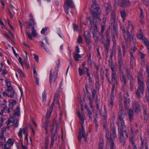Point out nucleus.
I'll use <instances>...</instances> for the list:
<instances>
[{
    "label": "nucleus",
    "mask_w": 149,
    "mask_h": 149,
    "mask_svg": "<svg viewBox=\"0 0 149 149\" xmlns=\"http://www.w3.org/2000/svg\"><path fill=\"white\" fill-rule=\"evenodd\" d=\"M113 85H112V88L111 90V95H114V90L115 88V84H116L117 83H113Z\"/></svg>",
    "instance_id": "obj_53"
},
{
    "label": "nucleus",
    "mask_w": 149,
    "mask_h": 149,
    "mask_svg": "<svg viewBox=\"0 0 149 149\" xmlns=\"http://www.w3.org/2000/svg\"><path fill=\"white\" fill-rule=\"evenodd\" d=\"M138 90L136 92V95L139 98L140 97V93L143 94L144 85L143 82L139 79L138 80Z\"/></svg>",
    "instance_id": "obj_9"
},
{
    "label": "nucleus",
    "mask_w": 149,
    "mask_h": 149,
    "mask_svg": "<svg viewBox=\"0 0 149 149\" xmlns=\"http://www.w3.org/2000/svg\"><path fill=\"white\" fill-rule=\"evenodd\" d=\"M130 100L129 98H125L124 101V106L127 108L130 105Z\"/></svg>",
    "instance_id": "obj_32"
},
{
    "label": "nucleus",
    "mask_w": 149,
    "mask_h": 149,
    "mask_svg": "<svg viewBox=\"0 0 149 149\" xmlns=\"http://www.w3.org/2000/svg\"><path fill=\"white\" fill-rule=\"evenodd\" d=\"M14 118L13 117V118H12L13 119V120L10 119H8L6 121V123L7 124V125H8L10 123H13L14 127L16 128L18 126L19 120L17 118Z\"/></svg>",
    "instance_id": "obj_11"
},
{
    "label": "nucleus",
    "mask_w": 149,
    "mask_h": 149,
    "mask_svg": "<svg viewBox=\"0 0 149 149\" xmlns=\"http://www.w3.org/2000/svg\"><path fill=\"white\" fill-rule=\"evenodd\" d=\"M118 64L119 68H121L122 66L123 65V61L122 59L121 49L120 47H118Z\"/></svg>",
    "instance_id": "obj_12"
},
{
    "label": "nucleus",
    "mask_w": 149,
    "mask_h": 149,
    "mask_svg": "<svg viewBox=\"0 0 149 149\" xmlns=\"http://www.w3.org/2000/svg\"><path fill=\"white\" fill-rule=\"evenodd\" d=\"M18 60L19 62L21 64L22 66L23 67V65L25 63H24L23 61H22V58L20 57H19Z\"/></svg>",
    "instance_id": "obj_56"
},
{
    "label": "nucleus",
    "mask_w": 149,
    "mask_h": 149,
    "mask_svg": "<svg viewBox=\"0 0 149 149\" xmlns=\"http://www.w3.org/2000/svg\"><path fill=\"white\" fill-rule=\"evenodd\" d=\"M132 108L135 112L137 113L139 112L141 110L140 106L138 102L136 101H134L133 103Z\"/></svg>",
    "instance_id": "obj_16"
},
{
    "label": "nucleus",
    "mask_w": 149,
    "mask_h": 149,
    "mask_svg": "<svg viewBox=\"0 0 149 149\" xmlns=\"http://www.w3.org/2000/svg\"><path fill=\"white\" fill-rule=\"evenodd\" d=\"M106 8V12L107 14H108L111 12V4L109 3H106L104 5Z\"/></svg>",
    "instance_id": "obj_25"
},
{
    "label": "nucleus",
    "mask_w": 149,
    "mask_h": 149,
    "mask_svg": "<svg viewBox=\"0 0 149 149\" xmlns=\"http://www.w3.org/2000/svg\"><path fill=\"white\" fill-rule=\"evenodd\" d=\"M26 130L27 129L26 127L20 128L19 130V132L18 133V136L22 138V133L23 132V134L25 135V138L27 140H28V133L27 132Z\"/></svg>",
    "instance_id": "obj_10"
},
{
    "label": "nucleus",
    "mask_w": 149,
    "mask_h": 149,
    "mask_svg": "<svg viewBox=\"0 0 149 149\" xmlns=\"http://www.w3.org/2000/svg\"><path fill=\"white\" fill-rule=\"evenodd\" d=\"M7 88V91L9 92L10 90H12V87L11 85V83L10 81H6Z\"/></svg>",
    "instance_id": "obj_36"
},
{
    "label": "nucleus",
    "mask_w": 149,
    "mask_h": 149,
    "mask_svg": "<svg viewBox=\"0 0 149 149\" xmlns=\"http://www.w3.org/2000/svg\"><path fill=\"white\" fill-rule=\"evenodd\" d=\"M48 121H46L44 123V126L45 130L46 131V134H47L48 133L47 132V127H48Z\"/></svg>",
    "instance_id": "obj_47"
},
{
    "label": "nucleus",
    "mask_w": 149,
    "mask_h": 149,
    "mask_svg": "<svg viewBox=\"0 0 149 149\" xmlns=\"http://www.w3.org/2000/svg\"><path fill=\"white\" fill-rule=\"evenodd\" d=\"M129 118L130 122H131L132 120L133 119L134 113L133 110L132 109H130L129 110L128 113Z\"/></svg>",
    "instance_id": "obj_28"
},
{
    "label": "nucleus",
    "mask_w": 149,
    "mask_h": 149,
    "mask_svg": "<svg viewBox=\"0 0 149 149\" xmlns=\"http://www.w3.org/2000/svg\"><path fill=\"white\" fill-rule=\"evenodd\" d=\"M130 133L131 134V137L130 138V141L132 145H134V132L133 127H131L130 128Z\"/></svg>",
    "instance_id": "obj_19"
},
{
    "label": "nucleus",
    "mask_w": 149,
    "mask_h": 149,
    "mask_svg": "<svg viewBox=\"0 0 149 149\" xmlns=\"http://www.w3.org/2000/svg\"><path fill=\"white\" fill-rule=\"evenodd\" d=\"M52 111V110H49L47 111L46 113V116L47 118H49L50 117Z\"/></svg>",
    "instance_id": "obj_54"
},
{
    "label": "nucleus",
    "mask_w": 149,
    "mask_h": 149,
    "mask_svg": "<svg viewBox=\"0 0 149 149\" xmlns=\"http://www.w3.org/2000/svg\"><path fill=\"white\" fill-rule=\"evenodd\" d=\"M47 29V28L46 27L43 28L41 31V33L42 35L44 34L45 33V32L46 31Z\"/></svg>",
    "instance_id": "obj_55"
},
{
    "label": "nucleus",
    "mask_w": 149,
    "mask_h": 149,
    "mask_svg": "<svg viewBox=\"0 0 149 149\" xmlns=\"http://www.w3.org/2000/svg\"><path fill=\"white\" fill-rule=\"evenodd\" d=\"M116 19V13L115 11H113L111 15V19L110 21V23L112 24L115 23Z\"/></svg>",
    "instance_id": "obj_26"
},
{
    "label": "nucleus",
    "mask_w": 149,
    "mask_h": 149,
    "mask_svg": "<svg viewBox=\"0 0 149 149\" xmlns=\"http://www.w3.org/2000/svg\"><path fill=\"white\" fill-rule=\"evenodd\" d=\"M26 33L28 36V38L31 40H32V37H36L37 36L38 34L36 31L34 27H32V32L31 35L29 32L26 31Z\"/></svg>",
    "instance_id": "obj_13"
},
{
    "label": "nucleus",
    "mask_w": 149,
    "mask_h": 149,
    "mask_svg": "<svg viewBox=\"0 0 149 149\" xmlns=\"http://www.w3.org/2000/svg\"><path fill=\"white\" fill-rule=\"evenodd\" d=\"M142 42L144 43L146 46L149 45V42L146 39V40L143 41Z\"/></svg>",
    "instance_id": "obj_60"
},
{
    "label": "nucleus",
    "mask_w": 149,
    "mask_h": 149,
    "mask_svg": "<svg viewBox=\"0 0 149 149\" xmlns=\"http://www.w3.org/2000/svg\"><path fill=\"white\" fill-rule=\"evenodd\" d=\"M20 113L19 107H17L15 110L14 111L12 115H10L11 117V118H13V117H15L16 116H19L20 115Z\"/></svg>",
    "instance_id": "obj_20"
},
{
    "label": "nucleus",
    "mask_w": 149,
    "mask_h": 149,
    "mask_svg": "<svg viewBox=\"0 0 149 149\" xmlns=\"http://www.w3.org/2000/svg\"><path fill=\"white\" fill-rule=\"evenodd\" d=\"M101 13L100 6L97 4L96 0H94V23H96L100 20Z\"/></svg>",
    "instance_id": "obj_6"
},
{
    "label": "nucleus",
    "mask_w": 149,
    "mask_h": 149,
    "mask_svg": "<svg viewBox=\"0 0 149 149\" xmlns=\"http://www.w3.org/2000/svg\"><path fill=\"white\" fill-rule=\"evenodd\" d=\"M139 55L142 59L144 58L145 56V55L143 53L140 52H139Z\"/></svg>",
    "instance_id": "obj_59"
},
{
    "label": "nucleus",
    "mask_w": 149,
    "mask_h": 149,
    "mask_svg": "<svg viewBox=\"0 0 149 149\" xmlns=\"http://www.w3.org/2000/svg\"><path fill=\"white\" fill-rule=\"evenodd\" d=\"M87 74L89 77L88 79L89 82L88 84L86 87V91L87 92L89 93V92H91L92 95H88V99L89 108H88L87 111L88 112V115L89 118L91 120L93 118L92 113L93 112V90L92 88L93 86H91V78L90 76V74L88 73H87Z\"/></svg>",
    "instance_id": "obj_2"
},
{
    "label": "nucleus",
    "mask_w": 149,
    "mask_h": 149,
    "mask_svg": "<svg viewBox=\"0 0 149 149\" xmlns=\"http://www.w3.org/2000/svg\"><path fill=\"white\" fill-rule=\"evenodd\" d=\"M103 139L102 138H100V140L99 144V149H103Z\"/></svg>",
    "instance_id": "obj_35"
},
{
    "label": "nucleus",
    "mask_w": 149,
    "mask_h": 149,
    "mask_svg": "<svg viewBox=\"0 0 149 149\" xmlns=\"http://www.w3.org/2000/svg\"><path fill=\"white\" fill-rule=\"evenodd\" d=\"M91 53H88L87 54L88 62L90 66L92 65V62L91 58Z\"/></svg>",
    "instance_id": "obj_31"
},
{
    "label": "nucleus",
    "mask_w": 149,
    "mask_h": 149,
    "mask_svg": "<svg viewBox=\"0 0 149 149\" xmlns=\"http://www.w3.org/2000/svg\"><path fill=\"white\" fill-rule=\"evenodd\" d=\"M73 28L74 31H79L78 26L75 23L73 24Z\"/></svg>",
    "instance_id": "obj_49"
},
{
    "label": "nucleus",
    "mask_w": 149,
    "mask_h": 149,
    "mask_svg": "<svg viewBox=\"0 0 149 149\" xmlns=\"http://www.w3.org/2000/svg\"><path fill=\"white\" fill-rule=\"evenodd\" d=\"M106 136L107 139L106 147L109 148L110 147V149H114L115 144L113 140V139L116 136V132L115 128L113 127L111 131L109 134V130H106Z\"/></svg>",
    "instance_id": "obj_3"
},
{
    "label": "nucleus",
    "mask_w": 149,
    "mask_h": 149,
    "mask_svg": "<svg viewBox=\"0 0 149 149\" xmlns=\"http://www.w3.org/2000/svg\"><path fill=\"white\" fill-rule=\"evenodd\" d=\"M2 71L1 74L5 77L6 74H7L8 72L5 69L3 70Z\"/></svg>",
    "instance_id": "obj_57"
},
{
    "label": "nucleus",
    "mask_w": 149,
    "mask_h": 149,
    "mask_svg": "<svg viewBox=\"0 0 149 149\" xmlns=\"http://www.w3.org/2000/svg\"><path fill=\"white\" fill-rule=\"evenodd\" d=\"M7 103L6 100H4L1 103V104L3 109H6L7 108V106L6 105Z\"/></svg>",
    "instance_id": "obj_38"
},
{
    "label": "nucleus",
    "mask_w": 149,
    "mask_h": 149,
    "mask_svg": "<svg viewBox=\"0 0 149 149\" xmlns=\"http://www.w3.org/2000/svg\"><path fill=\"white\" fill-rule=\"evenodd\" d=\"M119 118L117 124L118 126V130L119 131L118 135L120 143H124L125 139L123 134V132L125 134V135L128 138V134L127 132L126 127L125 125L124 122L123 120L125 117L124 115L121 113L119 114Z\"/></svg>",
    "instance_id": "obj_1"
},
{
    "label": "nucleus",
    "mask_w": 149,
    "mask_h": 149,
    "mask_svg": "<svg viewBox=\"0 0 149 149\" xmlns=\"http://www.w3.org/2000/svg\"><path fill=\"white\" fill-rule=\"evenodd\" d=\"M73 57L76 61H79V58H81L80 55L78 54L74 53L73 54Z\"/></svg>",
    "instance_id": "obj_33"
},
{
    "label": "nucleus",
    "mask_w": 149,
    "mask_h": 149,
    "mask_svg": "<svg viewBox=\"0 0 149 149\" xmlns=\"http://www.w3.org/2000/svg\"><path fill=\"white\" fill-rule=\"evenodd\" d=\"M33 72L34 77L35 79L36 83L37 85H39V78L37 77V73L35 67L33 68Z\"/></svg>",
    "instance_id": "obj_23"
},
{
    "label": "nucleus",
    "mask_w": 149,
    "mask_h": 149,
    "mask_svg": "<svg viewBox=\"0 0 149 149\" xmlns=\"http://www.w3.org/2000/svg\"><path fill=\"white\" fill-rule=\"evenodd\" d=\"M17 104L16 101L14 100L12 102H9V104L8 105L9 107L11 109H13L14 106L15 105Z\"/></svg>",
    "instance_id": "obj_41"
},
{
    "label": "nucleus",
    "mask_w": 149,
    "mask_h": 149,
    "mask_svg": "<svg viewBox=\"0 0 149 149\" xmlns=\"http://www.w3.org/2000/svg\"><path fill=\"white\" fill-rule=\"evenodd\" d=\"M141 11V14L140 15V21L141 22H143L144 16L143 15V12L142 9L140 8Z\"/></svg>",
    "instance_id": "obj_42"
},
{
    "label": "nucleus",
    "mask_w": 149,
    "mask_h": 149,
    "mask_svg": "<svg viewBox=\"0 0 149 149\" xmlns=\"http://www.w3.org/2000/svg\"><path fill=\"white\" fill-rule=\"evenodd\" d=\"M138 38L139 39L141 40L142 42L144 40H146V39L143 36L142 31L141 29L139 30V35L138 36Z\"/></svg>",
    "instance_id": "obj_21"
},
{
    "label": "nucleus",
    "mask_w": 149,
    "mask_h": 149,
    "mask_svg": "<svg viewBox=\"0 0 149 149\" xmlns=\"http://www.w3.org/2000/svg\"><path fill=\"white\" fill-rule=\"evenodd\" d=\"M95 103H96V106H97V112H99V113H100V110L99 109V104H100V102L98 100H97L96 102H95Z\"/></svg>",
    "instance_id": "obj_50"
},
{
    "label": "nucleus",
    "mask_w": 149,
    "mask_h": 149,
    "mask_svg": "<svg viewBox=\"0 0 149 149\" xmlns=\"http://www.w3.org/2000/svg\"><path fill=\"white\" fill-rule=\"evenodd\" d=\"M120 15L123 20L125 19L126 17V13L124 10H121L120 12Z\"/></svg>",
    "instance_id": "obj_34"
},
{
    "label": "nucleus",
    "mask_w": 149,
    "mask_h": 149,
    "mask_svg": "<svg viewBox=\"0 0 149 149\" xmlns=\"http://www.w3.org/2000/svg\"><path fill=\"white\" fill-rule=\"evenodd\" d=\"M114 100V95H111L110 100L109 101L108 104L109 106L111 108H112L113 107Z\"/></svg>",
    "instance_id": "obj_29"
},
{
    "label": "nucleus",
    "mask_w": 149,
    "mask_h": 149,
    "mask_svg": "<svg viewBox=\"0 0 149 149\" xmlns=\"http://www.w3.org/2000/svg\"><path fill=\"white\" fill-rule=\"evenodd\" d=\"M93 5H91V8H90V13L91 15V16L87 18L88 21L87 22H89L91 26L90 29V32L93 33V28L92 24L93 23Z\"/></svg>",
    "instance_id": "obj_8"
},
{
    "label": "nucleus",
    "mask_w": 149,
    "mask_h": 149,
    "mask_svg": "<svg viewBox=\"0 0 149 149\" xmlns=\"http://www.w3.org/2000/svg\"><path fill=\"white\" fill-rule=\"evenodd\" d=\"M81 114L79 112H78V117L80 120V122L81 125V128L80 130L79 134L78 136V139L80 142L82 138H83L84 141H86V133L85 132V130L83 125L84 122V114L82 113V111L83 110L81 109Z\"/></svg>",
    "instance_id": "obj_5"
},
{
    "label": "nucleus",
    "mask_w": 149,
    "mask_h": 149,
    "mask_svg": "<svg viewBox=\"0 0 149 149\" xmlns=\"http://www.w3.org/2000/svg\"><path fill=\"white\" fill-rule=\"evenodd\" d=\"M84 37L86 42L89 45L91 42L90 41L91 35L89 33L84 32Z\"/></svg>",
    "instance_id": "obj_18"
},
{
    "label": "nucleus",
    "mask_w": 149,
    "mask_h": 149,
    "mask_svg": "<svg viewBox=\"0 0 149 149\" xmlns=\"http://www.w3.org/2000/svg\"><path fill=\"white\" fill-rule=\"evenodd\" d=\"M17 72L20 74V75L22 77H24V74L22 71L20 70H18Z\"/></svg>",
    "instance_id": "obj_64"
},
{
    "label": "nucleus",
    "mask_w": 149,
    "mask_h": 149,
    "mask_svg": "<svg viewBox=\"0 0 149 149\" xmlns=\"http://www.w3.org/2000/svg\"><path fill=\"white\" fill-rule=\"evenodd\" d=\"M119 69L120 73V79L122 82L124 83L123 85H125L126 84V77L124 75L123 71L121 69V68H119Z\"/></svg>",
    "instance_id": "obj_17"
},
{
    "label": "nucleus",
    "mask_w": 149,
    "mask_h": 149,
    "mask_svg": "<svg viewBox=\"0 0 149 149\" xmlns=\"http://www.w3.org/2000/svg\"><path fill=\"white\" fill-rule=\"evenodd\" d=\"M116 65H111V68L112 70V73H116Z\"/></svg>",
    "instance_id": "obj_43"
},
{
    "label": "nucleus",
    "mask_w": 149,
    "mask_h": 149,
    "mask_svg": "<svg viewBox=\"0 0 149 149\" xmlns=\"http://www.w3.org/2000/svg\"><path fill=\"white\" fill-rule=\"evenodd\" d=\"M42 97L43 98L42 102L43 103H45L46 99V95L45 92H44L42 93Z\"/></svg>",
    "instance_id": "obj_46"
},
{
    "label": "nucleus",
    "mask_w": 149,
    "mask_h": 149,
    "mask_svg": "<svg viewBox=\"0 0 149 149\" xmlns=\"http://www.w3.org/2000/svg\"><path fill=\"white\" fill-rule=\"evenodd\" d=\"M127 31L129 33L130 31L132 32L133 31L134 29L132 23L130 21L128 22V26L127 27Z\"/></svg>",
    "instance_id": "obj_24"
},
{
    "label": "nucleus",
    "mask_w": 149,
    "mask_h": 149,
    "mask_svg": "<svg viewBox=\"0 0 149 149\" xmlns=\"http://www.w3.org/2000/svg\"><path fill=\"white\" fill-rule=\"evenodd\" d=\"M146 70L148 74V77L147 79L146 84L147 85V87L148 88H149V69L148 67H146Z\"/></svg>",
    "instance_id": "obj_40"
},
{
    "label": "nucleus",
    "mask_w": 149,
    "mask_h": 149,
    "mask_svg": "<svg viewBox=\"0 0 149 149\" xmlns=\"http://www.w3.org/2000/svg\"><path fill=\"white\" fill-rule=\"evenodd\" d=\"M39 42L41 47L43 48L47 52H49V49L48 48L45 47V46H44V43L42 41H40Z\"/></svg>",
    "instance_id": "obj_44"
},
{
    "label": "nucleus",
    "mask_w": 149,
    "mask_h": 149,
    "mask_svg": "<svg viewBox=\"0 0 149 149\" xmlns=\"http://www.w3.org/2000/svg\"><path fill=\"white\" fill-rule=\"evenodd\" d=\"M9 145V147H11L12 146L14 143L12 141V139L10 138H9L6 142Z\"/></svg>",
    "instance_id": "obj_39"
},
{
    "label": "nucleus",
    "mask_w": 149,
    "mask_h": 149,
    "mask_svg": "<svg viewBox=\"0 0 149 149\" xmlns=\"http://www.w3.org/2000/svg\"><path fill=\"white\" fill-rule=\"evenodd\" d=\"M94 123L95 125V131L96 132H97V129H98V122L97 121L96 118L95 119V120L94 121Z\"/></svg>",
    "instance_id": "obj_52"
},
{
    "label": "nucleus",
    "mask_w": 149,
    "mask_h": 149,
    "mask_svg": "<svg viewBox=\"0 0 149 149\" xmlns=\"http://www.w3.org/2000/svg\"><path fill=\"white\" fill-rule=\"evenodd\" d=\"M133 36L132 35L129 34V36H128V39L127 40V42H129L131 40L132 38L133 39Z\"/></svg>",
    "instance_id": "obj_58"
},
{
    "label": "nucleus",
    "mask_w": 149,
    "mask_h": 149,
    "mask_svg": "<svg viewBox=\"0 0 149 149\" xmlns=\"http://www.w3.org/2000/svg\"><path fill=\"white\" fill-rule=\"evenodd\" d=\"M56 62V66L55 67L54 71L53 72H52V69L50 71L49 81L51 88L54 87V83L56 82L58 77V68L60 64L59 59H58Z\"/></svg>",
    "instance_id": "obj_4"
},
{
    "label": "nucleus",
    "mask_w": 149,
    "mask_h": 149,
    "mask_svg": "<svg viewBox=\"0 0 149 149\" xmlns=\"http://www.w3.org/2000/svg\"><path fill=\"white\" fill-rule=\"evenodd\" d=\"M95 81L97 83L96 84H95V86L97 87L98 85V80H99V78H98V77L96 75L95 76Z\"/></svg>",
    "instance_id": "obj_61"
},
{
    "label": "nucleus",
    "mask_w": 149,
    "mask_h": 149,
    "mask_svg": "<svg viewBox=\"0 0 149 149\" xmlns=\"http://www.w3.org/2000/svg\"><path fill=\"white\" fill-rule=\"evenodd\" d=\"M60 95V92L59 90H57L56 93L55 94L54 97V102H56V105H58V107H60L59 103V99Z\"/></svg>",
    "instance_id": "obj_14"
},
{
    "label": "nucleus",
    "mask_w": 149,
    "mask_h": 149,
    "mask_svg": "<svg viewBox=\"0 0 149 149\" xmlns=\"http://www.w3.org/2000/svg\"><path fill=\"white\" fill-rule=\"evenodd\" d=\"M79 73L80 76H81L83 74L88 72V69L86 68H84L83 70H81L80 68H78Z\"/></svg>",
    "instance_id": "obj_22"
},
{
    "label": "nucleus",
    "mask_w": 149,
    "mask_h": 149,
    "mask_svg": "<svg viewBox=\"0 0 149 149\" xmlns=\"http://www.w3.org/2000/svg\"><path fill=\"white\" fill-rule=\"evenodd\" d=\"M64 7L66 13L68 14L70 8H75V5L72 0H65Z\"/></svg>",
    "instance_id": "obj_7"
},
{
    "label": "nucleus",
    "mask_w": 149,
    "mask_h": 149,
    "mask_svg": "<svg viewBox=\"0 0 149 149\" xmlns=\"http://www.w3.org/2000/svg\"><path fill=\"white\" fill-rule=\"evenodd\" d=\"M25 24H28L26 27L27 28H29L31 26H32V27H34L35 24L31 22V23L29 22H26L25 23Z\"/></svg>",
    "instance_id": "obj_45"
},
{
    "label": "nucleus",
    "mask_w": 149,
    "mask_h": 149,
    "mask_svg": "<svg viewBox=\"0 0 149 149\" xmlns=\"http://www.w3.org/2000/svg\"><path fill=\"white\" fill-rule=\"evenodd\" d=\"M118 3L121 7H127L130 4L128 0H118Z\"/></svg>",
    "instance_id": "obj_15"
},
{
    "label": "nucleus",
    "mask_w": 149,
    "mask_h": 149,
    "mask_svg": "<svg viewBox=\"0 0 149 149\" xmlns=\"http://www.w3.org/2000/svg\"><path fill=\"white\" fill-rule=\"evenodd\" d=\"M111 81L112 83H117V79L116 73H111Z\"/></svg>",
    "instance_id": "obj_27"
},
{
    "label": "nucleus",
    "mask_w": 149,
    "mask_h": 149,
    "mask_svg": "<svg viewBox=\"0 0 149 149\" xmlns=\"http://www.w3.org/2000/svg\"><path fill=\"white\" fill-rule=\"evenodd\" d=\"M54 124H53L52 125H50V129H51V132L52 134V132L54 131Z\"/></svg>",
    "instance_id": "obj_63"
},
{
    "label": "nucleus",
    "mask_w": 149,
    "mask_h": 149,
    "mask_svg": "<svg viewBox=\"0 0 149 149\" xmlns=\"http://www.w3.org/2000/svg\"><path fill=\"white\" fill-rule=\"evenodd\" d=\"M10 92L11 93V95H9L8 94V95H7L8 97L11 98L13 97L15 94L14 91L13 90H10Z\"/></svg>",
    "instance_id": "obj_51"
},
{
    "label": "nucleus",
    "mask_w": 149,
    "mask_h": 149,
    "mask_svg": "<svg viewBox=\"0 0 149 149\" xmlns=\"http://www.w3.org/2000/svg\"><path fill=\"white\" fill-rule=\"evenodd\" d=\"M101 116L103 117L102 120L103 123L105 124L106 122L107 118V112L104 111L103 113L101 114Z\"/></svg>",
    "instance_id": "obj_30"
},
{
    "label": "nucleus",
    "mask_w": 149,
    "mask_h": 149,
    "mask_svg": "<svg viewBox=\"0 0 149 149\" xmlns=\"http://www.w3.org/2000/svg\"><path fill=\"white\" fill-rule=\"evenodd\" d=\"M77 41L78 43L79 44L83 43L82 38L81 36H79L77 39Z\"/></svg>",
    "instance_id": "obj_48"
},
{
    "label": "nucleus",
    "mask_w": 149,
    "mask_h": 149,
    "mask_svg": "<svg viewBox=\"0 0 149 149\" xmlns=\"http://www.w3.org/2000/svg\"><path fill=\"white\" fill-rule=\"evenodd\" d=\"M142 73L141 72H140L138 73V80L139 79L141 81H142L143 82V81H141V79H140V78L142 77Z\"/></svg>",
    "instance_id": "obj_62"
},
{
    "label": "nucleus",
    "mask_w": 149,
    "mask_h": 149,
    "mask_svg": "<svg viewBox=\"0 0 149 149\" xmlns=\"http://www.w3.org/2000/svg\"><path fill=\"white\" fill-rule=\"evenodd\" d=\"M52 136H51V143L50 144V147H52L54 144V142L55 140L56 139V138H55V136L54 134L52 135Z\"/></svg>",
    "instance_id": "obj_37"
}]
</instances>
